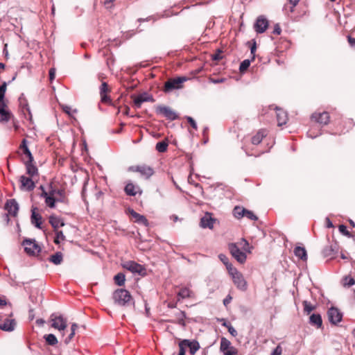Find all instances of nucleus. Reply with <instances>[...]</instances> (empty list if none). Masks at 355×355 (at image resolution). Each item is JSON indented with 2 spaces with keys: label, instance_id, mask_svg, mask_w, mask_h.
Instances as JSON below:
<instances>
[{
  "label": "nucleus",
  "instance_id": "nucleus-47",
  "mask_svg": "<svg viewBox=\"0 0 355 355\" xmlns=\"http://www.w3.org/2000/svg\"><path fill=\"white\" fill-rule=\"evenodd\" d=\"M250 61L249 60H244L240 64L239 70L241 72L245 71L250 66Z\"/></svg>",
  "mask_w": 355,
  "mask_h": 355
},
{
  "label": "nucleus",
  "instance_id": "nucleus-22",
  "mask_svg": "<svg viewBox=\"0 0 355 355\" xmlns=\"http://www.w3.org/2000/svg\"><path fill=\"white\" fill-rule=\"evenodd\" d=\"M128 212L130 216L135 218V223L143 224L146 227L149 225V223L144 216L138 214L132 209H128Z\"/></svg>",
  "mask_w": 355,
  "mask_h": 355
},
{
  "label": "nucleus",
  "instance_id": "nucleus-9",
  "mask_svg": "<svg viewBox=\"0 0 355 355\" xmlns=\"http://www.w3.org/2000/svg\"><path fill=\"white\" fill-rule=\"evenodd\" d=\"M156 112L162 115L168 120L173 121L178 119V114L169 107L164 105H159L156 107Z\"/></svg>",
  "mask_w": 355,
  "mask_h": 355
},
{
  "label": "nucleus",
  "instance_id": "nucleus-32",
  "mask_svg": "<svg viewBox=\"0 0 355 355\" xmlns=\"http://www.w3.org/2000/svg\"><path fill=\"white\" fill-rule=\"evenodd\" d=\"M178 300L180 299L190 298L193 296V292L187 287L181 288L178 293Z\"/></svg>",
  "mask_w": 355,
  "mask_h": 355
},
{
  "label": "nucleus",
  "instance_id": "nucleus-57",
  "mask_svg": "<svg viewBox=\"0 0 355 355\" xmlns=\"http://www.w3.org/2000/svg\"><path fill=\"white\" fill-rule=\"evenodd\" d=\"M348 42L351 46H355V37H352L351 36L347 37Z\"/></svg>",
  "mask_w": 355,
  "mask_h": 355
},
{
  "label": "nucleus",
  "instance_id": "nucleus-31",
  "mask_svg": "<svg viewBox=\"0 0 355 355\" xmlns=\"http://www.w3.org/2000/svg\"><path fill=\"white\" fill-rule=\"evenodd\" d=\"M295 255L302 261L307 260V253L304 248L297 246L294 249Z\"/></svg>",
  "mask_w": 355,
  "mask_h": 355
},
{
  "label": "nucleus",
  "instance_id": "nucleus-3",
  "mask_svg": "<svg viewBox=\"0 0 355 355\" xmlns=\"http://www.w3.org/2000/svg\"><path fill=\"white\" fill-rule=\"evenodd\" d=\"M179 348L180 352L178 355H185L187 352L191 355H194L200 349V344L194 339H184L180 341Z\"/></svg>",
  "mask_w": 355,
  "mask_h": 355
},
{
  "label": "nucleus",
  "instance_id": "nucleus-42",
  "mask_svg": "<svg viewBox=\"0 0 355 355\" xmlns=\"http://www.w3.org/2000/svg\"><path fill=\"white\" fill-rule=\"evenodd\" d=\"M46 343L50 345H54L58 343L57 338L54 334H50L44 336Z\"/></svg>",
  "mask_w": 355,
  "mask_h": 355
},
{
  "label": "nucleus",
  "instance_id": "nucleus-19",
  "mask_svg": "<svg viewBox=\"0 0 355 355\" xmlns=\"http://www.w3.org/2000/svg\"><path fill=\"white\" fill-rule=\"evenodd\" d=\"M124 191L126 195L130 196H135L138 193L140 194L142 193L140 187L131 182H128L126 184Z\"/></svg>",
  "mask_w": 355,
  "mask_h": 355
},
{
  "label": "nucleus",
  "instance_id": "nucleus-48",
  "mask_svg": "<svg viewBox=\"0 0 355 355\" xmlns=\"http://www.w3.org/2000/svg\"><path fill=\"white\" fill-rule=\"evenodd\" d=\"M218 257L220 260L226 266L227 269L229 270V266H232V264L229 263L228 258L223 254H219Z\"/></svg>",
  "mask_w": 355,
  "mask_h": 355
},
{
  "label": "nucleus",
  "instance_id": "nucleus-25",
  "mask_svg": "<svg viewBox=\"0 0 355 355\" xmlns=\"http://www.w3.org/2000/svg\"><path fill=\"white\" fill-rule=\"evenodd\" d=\"M24 163L26 166V174L28 175L29 177L34 178V177L38 175V169L33 162H25Z\"/></svg>",
  "mask_w": 355,
  "mask_h": 355
},
{
  "label": "nucleus",
  "instance_id": "nucleus-50",
  "mask_svg": "<svg viewBox=\"0 0 355 355\" xmlns=\"http://www.w3.org/2000/svg\"><path fill=\"white\" fill-rule=\"evenodd\" d=\"M244 216L252 220H257L258 219L252 211L248 209H246Z\"/></svg>",
  "mask_w": 355,
  "mask_h": 355
},
{
  "label": "nucleus",
  "instance_id": "nucleus-2",
  "mask_svg": "<svg viewBox=\"0 0 355 355\" xmlns=\"http://www.w3.org/2000/svg\"><path fill=\"white\" fill-rule=\"evenodd\" d=\"M114 304L119 306L128 307L135 305V300L128 291L123 288L116 289L112 295Z\"/></svg>",
  "mask_w": 355,
  "mask_h": 355
},
{
  "label": "nucleus",
  "instance_id": "nucleus-39",
  "mask_svg": "<svg viewBox=\"0 0 355 355\" xmlns=\"http://www.w3.org/2000/svg\"><path fill=\"white\" fill-rule=\"evenodd\" d=\"M303 306H304V312L309 315L311 311H313L315 306L313 305L310 302H308L306 300L303 301L302 302Z\"/></svg>",
  "mask_w": 355,
  "mask_h": 355
},
{
  "label": "nucleus",
  "instance_id": "nucleus-63",
  "mask_svg": "<svg viewBox=\"0 0 355 355\" xmlns=\"http://www.w3.org/2000/svg\"><path fill=\"white\" fill-rule=\"evenodd\" d=\"M115 0H105L104 4L107 6L110 3H112Z\"/></svg>",
  "mask_w": 355,
  "mask_h": 355
},
{
  "label": "nucleus",
  "instance_id": "nucleus-56",
  "mask_svg": "<svg viewBox=\"0 0 355 355\" xmlns=\"http://www.w3.org/2000/svg\"><path fill=\"white\" fill-rule=\"evenodd\" d=\"M281 32H282V30H281V28L279 27V26L278 24L275 25L274 30H273V33L275 35H280Z\"/></svg>",
  "mask_w": 355,
  "mask_h": 355
},
{
  "label": "nucleus",
  "instance_id": "nucleus-7",
  "mask_svg": "<svg viewBox=\"0 0 355 355\" xmlns=\"http://www.w3.org/2000/svg\"><path fill=\"white\" fill-rule=\"evenodd\" d=\"M128 171L139 173L146 179H149L154 174L153 168L145 164L130 166Z\"/></svg>",
  "mask_w": 355,
  "mask_h": 355
},
{
  "label": "nucleus",
  "instance_id": "nucleus-14",
  "mask_svg": "<svg viewBox=\"0 0 355 355\" xmlns=\"http://www.w3.org/2000/svg\"><path fill=\"white\" fill-rule=\"evenodd\" d=\"M268 26V21L263 16H259L254 25V30L258 33H264Z\"/></svg>",
  "mask_w": 355,
  "mask_h": 355
},
{
  "label": "nucleus",
  "instance_id": "nucleus-43",
  "mask_svg": "<svg viewBox=\"0 0 355 355\" xmlns=\"http://www.w3.org/2000/svg\"><path fill=\"white\" fill-rule=\"evenodd\" d=\"M55 238L54 239V242L58 244L61 241H64L65 239V236L62 231H58V230H55Z\"/></svg>",
  "mask_w": 355,
  "mask_h": 355
},
{
  "label": "nucleus",
  "instance_id": "nucleus-33",
  "mask_svg": "<svg viewBox=\"0 0 355 355\" xmlns=\"http://www.w3.org/2000/svg\"><path fill=\"white\" fill-rule=\"evenodd\" d=\"M266 136V131L265 130H261L257 132L255 135L252 137V143L254 145L259 144L264 137Z\"/></svg>",
  "mask_w": 355,
  "mask_h": 355
},
{
  "label": "nucleus",
  "instance_id": "nucleus-30",
  "mask_svg": "<svg viewBox=\"0 0 355 355\" xmlns=\"http://www.w3.org/2000/svg\"><path fill=\"white\" fill-rule=\"evenodd\" d=\"M31 223L38 229H42V217L35 209L32 210Z\"/></svg>",
  "mask_w": 355,
  "mask_h": 355
},
{
  "label": "nucleus",
  "instance_id": "nucleus-62",
  "mask_svg": "<svg viewBox=\"0 0 355 355\" xmlns=\"http://www.w3.org/2000/svg\"><path fill=\"white\" fill-rule=\"evenodd\" d=\"M221 57L220 56L219 53L215 54L213 55V60H220Z\"/></svg>",
  "mask_w": 355,
  "mask_h": 355
},
{
  "label": "nucleus",
  "instance_id": "nucleus-64",
  "mask_svg": "<svg viewBox=\"0 0 355 355\" xmlns=\"http://www.w3.org/2000/svg\"><path fill=\"white\" fill-rule=\"evenodd\" d=\"M168 306L169 308H175L176 306V304L175 303H169Z\"/></svg>",
  "mask_w": 355,
  "mask_h": 355
},
{
  "label": "nucleus",
  "instance_id": "nucleus-61",
  "mask_svg": "<svg viewBox=\"0 0 355 355\" xmlns=\"http://www.w3.org/2000/svg\"><path fill=\"white\" fill-rule=\"evenodd\" d=\"M223 81V79H211V82L215 84L222 83Z\"/></svg>",
  "mask_w": 355,
  "mask_h": 355
},
{
  "label": "nucleus",
  "instance_id": "nucleus-6",
  "mask_svg": "<svg viewBox=\"0 0 355 355\" xmlns=\"http://www.w3.org/2000/svg\"><path fill=\"white\" fill-rule=\"evenodd\" d=\"M22 245L24 247V251L30 256H35L41 251V248L35 239H25Z\"/></svg>",
  "mask_w": 355,
  "mask_h": 355
},
{
  "label": "nucleus",
  "instance_id": "nucleus-4",
  "mask_svg": "<svg viewBox=\"0 0 355 355\" xmlns=\"http://www.w3.org/2000/svg\"><path fill=\"white\" fill-rule=\"evenodd\" d=\"M188 80L187 77L180 76L171 78L164 83V92L169 93L175 89H180L183 87L182 84Z\"/></svg>",
  "mask_w": 355,
  "mask_h": 355
},
{
  "label": "nucleus",
  "instance_id": "nucleus-16",
  "mask_svg": "<svg viewBox=\"0 0 355 355\" xmlns=\"http://www.w3.org/2000/svg\"><path fill=\"white\" fill-rule=\"evenodd\" d=\"M311 118L321 125H327L329 121V114L327 112H315Z\"/></svg>",
  "mask_w": 355,
  "mask_h": 355
},
{
  "label": "nucleus",
  "instance_id": "nucleus-35",
  "mask_svg": "<svg viewBox=\"0 0 355 355\" xmlns=\"http://www.w3.org/2000/svg\"><path fill=\"white\" fill-rule=\"evenodd\" d=\"M291 6L287 4H285L283 7V11L286 13L293 12L294 11L295 7L297 5L300 0H288Z\"/></svg>",
  "mask_w": 355,
  "mask_h": 355
},
{
  "label": "nucleus",
  "instance_id": "nucleus-36",
  "mask_svg": "<svg viewBox=\"0 0 355 355\" xmlns=\"http://www.w3.org/2000/svg\"><path fill=\"white\" fill-rule=\"evenodd\" d=\"M114 283L119 286H123L125 282V275L122 272L117 273L114 277Z\"/></svg>",
  "mask_w": 355,
  "mask_h": 355
},
{
  "label": "nucleus",
  "instance_id": "nucleus-18",
  "mask_svg": "<svg viewBox=\"0 0 355 355\" xmlns=\"http://www.w3.org/2000/svg\"><path fill=\"white\" fill-rule=\"evenodd\" d=\"M110 92L108 89V85L105 82L102 83L100 87V96H101V101L103 103L110 104L112 101L110 97L107 95V93Z\"/></svg>",
  "mask_w": 355,
  "mask_h": 355
},
{
  "label": "nucleus",
  "instance_id": "nucleus-40",
  "mask_svg": "<svg viewBox=\"0 0 355 355\" xmlns=\"http://www.w3.org/2000/svg\"><path fill=\"white\" fill-rule=\"evenodd\" d=\"M168 142L166 141H162L157 143L155 148L159 153H164L168 148Z\"/></svg>",
  "mask_w": 355,
  "mask_h": 355
},
{
  "label": "nucleus",
  "instance_id": "nucleus-11",
  "mask_svg": "<svg viewBox=\"0 0 355 355\" xmlns=\"http://www.w3.org/2000/svg\"><path fill=\"white\" fill-rule=\"evenodd\" d=\"M19 150L21 152V159L24 162H33V157L32 155V153H31L28 145H27V140L26 139H24L21 141V144L19 146Z\"/></svg>",
  "mask_w": 355,
  "mask_h": 355
},
{
  "label": "nucleus",
  "instance_id": "nucleus-58",
  "mask_svg": "<svg viewBox=\"0 0 355 355\" xmlns=\"http://www.w3.org/2000/svg\"><path fill=\"white\" fill-rule=\"evenodd\" d=\"M232 300V297L230 295H228L227 296L224 300H223V304L225 306H227L228 304L230 303Z\"/></svg>",
  "mask_w": 355,
  "mask_h": 355
},
{
  "label": "nucleus",
  "instance_id": "nucleus-12",
  "mask_svg": "<svg viewBox=\"0 0 355 355\" xmlns=\"http://www.w3.org/2000/svg\"><path fill=\"white\" fill-rule=\"evenodd\" d=\"M327 316L331 324H336L339 323L343 318V313L336 307H331L327 311Z\"/></svg>",
  "mask_w": 355,
  "mask_h": 355
},
{
  "label": "nucleus",
  "instance_id": "nucleus-44",
  "mask_svg": "<svg viewBox=\"0 0 355 355\" xmlns=\"http://www.w3.org/2000/svg\"><path fill=\"white\" fill-rule=\"evenodd\" d=\"M178 317V323L182 326H185L184 319L186 318V314L184 311H179L177 315Z\"/></svg>",
  "mask_w": 355,
  "mask_h": 355
},
{
  "label": "nucleus",
  "instance_id": "nucleus-5",
  "mask_svg": "<svg viewBox=\"0 0 355 355\" xmlns=\"http://www.w3.org/2000/svg\"><path fill=\"white\" fill-rule=\"evenodd\" d=\"M229 272L231 275L233 282L236 287L240 290L245 291L247 289V283L242 274L233 266H229Z\"/></svg>",
  "mask_w": 355,
  "mask_h": 355
},
{
  "label": "nucleus",
  "instance_id": "nucleus-8",
  "mask_svg": "<svg viewBox=\"0 0 355 355\" xmlns=\"http://www.w3.org/2000/svg\"><path fill=\"white\" fill-rule=\"evenodd\" d=\"M52 324L51 326L59 330L63 335L64 331L67 327V320L62 315H55V314L51 316Z\"/></svg>",
  "mask_w": 355,
  "mask_h": 355
},
{
  "label": "nucleus",
  "instance_id": "nucleus-20",
  "mask_svg": "<svg viewBox=\"0 0 355 355\" xmlns=\"http://www.w3.org/2000/svg\"><path fill=\"white\" fill-rule=\"evenodd\" d=\"M40 189L42 190L40 196L44 199L45 204L49 208H55V198H52L49 196V193L45 190L43 186H40Z\"/></svg>",
  "mask_w": 355,
  "mask_h": 355
},
{
  "label": "nucleus",
  "instance_id": "nucleus-28",
  "mask_svg": "<svg viewBox=\"0 0 355 355\" xmlns=\"http://www.w3.org/2000/svg\"><path fill=\"white\" fill-rule=\"evenodd\" d=\"M49 223L53 227L54 230H56L59 227L64 225L63 220L60 217L54 215L50 216Z\"/></svg>",
  "mask_w": 355,
  "mask_h": 355
},
{
  "label": "nucleus",
  "instance_id": "nucleus-27",
  "mask_svg": "<svg viewBox=\"0 0 355 355\" xmlns=\"http://www.w3.org/2000/svg\"><path fill=\"white\" fill-rule=\"evenodd\" d=\"M6 105L4 103H0V122H7L10 120L11 113L6 110Z\"/></svg>",
  "mask_w": 355,
  "mask_h": 355
},
{
  "label": "nucleus",
  "instance_id": "nucleus-52",
  "mask_svg": "<svg viewBox=\"0 0 355 355\" xmlns=\"http://www.w3.org/2000/svg\"><path fill=\"white\" fill-rule=\"evenodd\" d=\"M186 119H187V121L190 123L191 126L193 129L197 130L198 126H197V123L195 121V120L191 116H187Z\"/></svg>",
  "mask_w": 355,
  "mask_h": 355
},
{
  "label": "nucleus",
  "instance_id": "nucleus-1",
  "mask_svg": "<svg viewBox=\"0 0 355 355\" xmlns=\"http://www.w3.org/2000/svg\"><path fill=\"white\" fill-rule=\"evenodd\" d=\"M229 250L232 257L240 263L245 262L247 259L245 252H251V247L245 239H242L238 244H229Z\"/></svg>",
  "mask_w": 355,
  "mask_h": 355
},
{
  "label": "nucleus",
  "instance_id": "nucleus-15",
  "mask_svg": "<svg viewBox=\"0 0 355 355\" xmlns=\"http://www.w3.org/2000/svg\"><path fill=\"white\" fill-rule=\"evenodd\" d=\"M154 98L152 95L148 94V93H143L141 94L138 95L134 99V104L137 108H140L141 104L144 102H153Z\"/></svg>",
  "mask_w": 355,
  "mask_h": 355
},
{
  "label": "nucleus",
  "instance_id": "nucleus-46",
  "mask_svg": "<svg viewBox=\"0 0 355 355\" xmlns=\"http://www.w3.org/2000/svg\"><path fill=\"white\" fill-rule=\"evenodd\" d=\"M343 284L345 286H352L355 284V280L352 277H345Z\"/></svg>",
  "mask_w": 355,
  "mask_h": 355
},
{
  "label": "nucleus",
  "instance_id": "nucleus-41",
  "mask_svg": "<svg viewBox=\"0 0 355 355\" xmlns=\"http://www.w3.org/2000/svg\"><path fill=\"white\" fill-rule=\"evenodd\" d=\"M55 202H64L65 200V191L63 189H57L56 191Z\"/></svg>",
  "mask_w": 355,
  "mask_h": 355
},
{
  "label": "nucleus",
  "instance_id": "nucleus-51",
  "mask_svg": "<svg viewBox=\"0 0 355 355\" xmlns=\"http://www.w3.org/2000/svg\"><path fill=\"white\" fill-rule=\"evenodd\" d=\"M339 232L343 234V235H345L347 236H350V233L347 229V227L345 225H340L338 227Z\"/></svg>",
  "mask_w": 355,
  "mask_h": 355
},
{
  "label": "nucleus",
  "instance_id": "nucleus-21",
  "mask_svg": "<svg viewBox=\"0 0 355 355\" xmlns=\"http://www.w3.org/2000/svg\"><path fill=\"white\" fill-rule=\"evenodd\" d=\"M16 326V322L14 319L6 318L3 321H0V329L5 331H12Z\"/></svg>",
  "mask_w": 355,
  "mask_h": 355
},
{
  "label": "nucleus",
  "instance_id": "nucleus-24",
  "mask_svg": "<svg viewBox=\"0 0 355 355\" xmlns=\"http://www.w3.org/2000/svg\"><path fill=\"white\" fill-rule=\"evenodd\" d=\"M276 116L277 124L279 126H282L286 123L288 116L287 113L284 110L276 107Z\"/></svg>",
  "mask_w": 355,
  "mask_h": 355
},
{
  "label": "nucleus",
  "instance_id": "nucleus-53",
  "mask_svg": "<svg viewBox=\"0 0 355 355\" xmlns=\"http://www.w3.org/2000/svg\"><path fill=\"white\" fill-rule=\"evenodd\" d=\"M282 348L280 345H277L276 348L272 352L270 355H282Z\"/></svg>",
  "mask_w": 355,
  "mask_h": 355
},
{
  "label": "nucleus",
  "instance_id": "nucleus-49",
  "mask_svg": "<svg viewBox=\"0 0 355 355\" xmlns=\"http://www.w3.org/2000/svg\"><path fill=\"white\" fill-rule=\"evenodd\" d=\"M6 89V83H3L2 85L0 86V103H3V99L5 96V92Z\"/></svg>",
  "mask_w": 355,
  "mask_h": 355
},
{
  "label": "nucleus",
  "instance_id": "nucleus-55",
  "mask_svg": "<svg viewBox=\"0 0 355 355\" xmlns=\"http://www.w3.org/2000/svg\"><path fill=\"white\" fill-rule=\"evenodd\" d=\"M227 328L228 329V331L230 332V334H232L234 336L237 335L236 329L231 324L227 326Z\"/></svg>",
  "mask_w": 355,
  "mask_h": 355
},
{
  "label": "nucleus",
  "instance_id": "nucleus-17",
  "mask_svg": "<svg viewBox=\"0 0 355 355\" xmlns=\"http://www.w3.org/2000/svg\"><path fill=\"white\" fill-rule=\"evenodd\" d=\"M5 209L8 211V214L15 216L19 210V205L15 199H10L6 202Z\"/></svg>",
  "mask_w": 355,
  "mask_h": 355
},
{
  "label": "nucleus",
  "instance_id": "nucleus-26",
  "mask_svg": "<svg viewBox=\"0 0 355 355\" xmlns=\"http://www.w3.org/2000/svg\"><path fill=\"white\" fill-rule=\"evenodd\" d=\"M231 343L226 338H223L220 341V351L223 355H234L233 352L230 349Z\"/></svg>",
  "mask_w": 355,
  "mask_h": 355
},
{
  "label": "nucleus",
  "instance_id": "nucleus-59",
  "mask_svg": "<svg viewBox=\"0 0 355 355\" xmlns=\"http://www.w3.org/2000/svg\"><path fill=\"white\" fill-rule=\"evenodd\" d=\"M49 78L50 80H52L55 78V69H51L49 70Z\"/></svg>",
  "mask_w": 355,
  "mask_h": 355
},
{
  "label": "nucleus",
  "instance_id": "nucleus-60",
  "mask_svg": "<svg viewBox=\"0 0 355 355\" xmlns=\"http://www.w3.org/2000/svg\"><path fill=\"white\" fill-rule=\"evenodd\" d=\"M6 300L2 297H0V307L6 305Z\"/></svg>",
  "mask_w": 355,
  "mask_h": 355
},
{
  "label": "nucleus",
  "instance_id": "nucleus-54",
  "mask_svg": "<svg viewBox=\"0 0 355 355\" xmlns=\"http://www.w3.org/2000/svg\"><path fill=\"white\" fill-rule=\"evenodd\" d=\"M56 191L57 189L53 188V187L51 185L49 190L48 191V192L49 193V196L52 198H55V196L57 194Z\"/></svg>",
  "mask_w": 355,
  "mask_h": 355
},
{
  "label": "nucleus",
  "instance_id": "nucleus-37",
  "mask_svg": "<svg viewBox=\"0 0 355 355\" xmlns=\"http://www.w3.org/2000/svg\"><path fill=\"white\" fill-rule=\"evenodd\" d=\"M49 261L55 265L61 263L62 261V254L61 252H56L51 256Z\"/></svg>",
  "mask_w": 355,
  "mask_h": 355
},
{
  "label": "nucleus",
  "instance_id": "nucleus-29",
  "mask_svg": "<svg viewBox=\"0 0 355 355\" xmlns=\"http://www.w3.org/2000/svg\"><path fill=\"white\" fill-rule=\"evenodd\" d=\"M309 323L316 328H320L322 325V317L319 313H313L309 318Z\"/></svg>",
  "mask_w": 355,
  "mask_h": 355
},
{
  "label": "nucleus",
  "instance_id": "nucleus-23",
  "mask_svg": "<svg viewBox=\"0 0 355 355\" xmlns=\"http://www.w3.org/2000/svg\"><path fill=\"white\" fill-rule=\"evenodd\" d=\"M214 222L215 219L211 217V214L209 213H206L205 216L201 218L200 226L203 228L212 229Z\"/></svg>",
  "mask_w": 355,
  "mask_h": 355
},
{
  "label": "nucleus",
  "instance_id": "nucleus-45",
  "mask_svg": "<svg viewBox=\"0 0 355 355\" xmlns=\"http://www.w3.org/2000/svg\"><path fill=\"white\" fill-rule=\"evenodd\" d=\"M62 110L71 117H72L74 114L77 113V110H71V107L69 105H62Z\"/></svg>",
  "mask_w": 355,
  "mask_h": 355
},
{
  "label": "nucleus",
  "instance_id": "nucleus-34",
  "mask_svg": "<svg viewBox=\"0 0 355 355\" xmlns=\"http://www.w3.org/2000/svg\"><path fill=\"white\" fill-rule=\"evenodd\" d=\"M245 211L246 209L239 206H236L233 209V215L235 218L239 219L241 218L242 217H244Z\"/></svg>",
  "mask_w": 355,
  "mask_h": 355
},
{
  "label": "nucleus",
  "instance_id": "nucleus-38",
  "mask_svg": "<svg viewBox=\"0 0 355 355\" xmlns=\"http://www.w3.org/2000/svg\"><path fill=\"white\" fill-rule=\"evenodd\" d=\"M77 328H78L77 324L73 323L71 324L70 334L64 339V343L65 344H68L71 340V339L73 338Z\"/></svg>",
  "mask_w": 355,
  "mask_h": 355
},
{
  "label": "nucleus",
  "instance_id": "nucleus-10",
  "mask_svg": "<svg viewBox=\"0 0 355 355\" xmlns=\"http://www.w3.org/2000/svg\"><path fill=\"white\" fill-rule=\"evenodd\" d=\"M123 267L132 273H137L142 276L146 275V268L142 265L135 261H128L124 264Z\"/></svg>",
  "mask_w": 355,
  "mask_h": 355
},
{
  "label": "nucleus",
  "instance_id": "nucleus-13",
  "mask_svg": "<svg viewBox=\"0 0 355 355\" xmlns=\"http://www.w3.org/2000/svg\"><path fill=\"white\" fill-rule=\"evenodd\" d=\"M33 178L21 175L19 178L20 189L27 191H33L35 187V184L33 180Z\"/></svg>",
  "mask_w": 355,
  "mask_h": 355
}]
</instances>
